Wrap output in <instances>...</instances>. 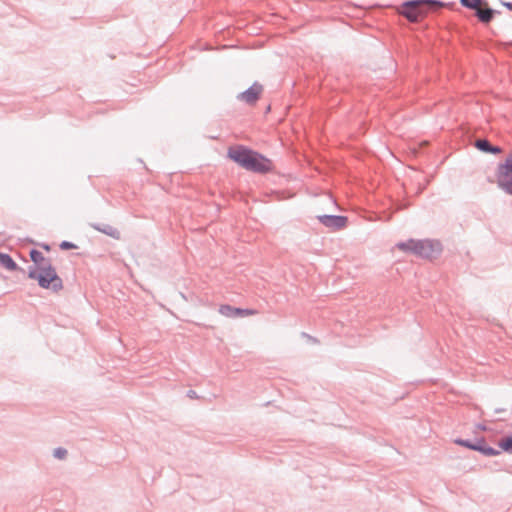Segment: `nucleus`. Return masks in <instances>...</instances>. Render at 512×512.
Wrapping results in <instances>:
<instances>
[{
  "label": "nucleus",
  "instance_id": "8",
  "mask_svg": "<svg viewBox=\"0 0 512 512\" xmlns=\"http://www.w3.org/2000/svg\"><path fill=\"white\" fill-rule=\"evenodd\" d=\"M262 91L263 86L260 83L255 82L247 90L240 93L237 98L241 101L246 102L248 105H253L258 101Z\"/></svg>",
  "mask_w": 512,
  "mask_h": 512
},
{
  "label": "nucleus",
  "instance_id": "4",
  "mask_svg": "<svg viewBox=\"0 0 512 512\" xmlns=\"http://www.w3.org/2000/svg\"><path fill=\"white\" fill-rule=\"evenodd\" d=\"M397 247L402 251H410L413 254L422 258L431 259L435 254L440 252V243L431 240H413L410 239L406 242H400Z\"/></svg>",
  "mask_w": 512,
  "mask_h": 512
},
{
  "label": "nucleus",
  "instance_id": "6",
  "mask_svg": "<svg viewBox=\"0 0 512 512\" xmlns=\"http://www.w3.org/2000/svg\"><path fill=\"white\" fill-rule=\"evenodd\" d=\"M454 443L459 446L468 448L470 450L480 452L481 454H483L485 456H496L501 453L499 450L488 446L484 437H480V438L476 437L474 440L456 438L454 440Z\"/></svg>",
  "mask_w": 512,
  "mask_h": 512
},
{
  "label": "nucleus",
  "instance_id": "22",
  "mask_svg": "<svg viewBox=\"0 0 512 512\" xmlns=\"http://www.w3.org/2000/svg\"><path fill=\"white\" fill-rule=\"evenodd\" d=\"M42 247H43L44 249H46V250H49V249H50L49 245H47V244L42 245Z\"/></svg>",
  "mask_w": 512,
  "mask_h": 512
},
{
  "label": "nucleus",
  "instance_id": "11",
  "mask_svg": "<svg viewBox=\"0 0 512 512\" xmlns=\"http://www.w3.org/2000/svg\"><path fill=\"white\" fill-rule=\"evenodd\" d=\"M475 147L481 152L489 154H499L502 152V148L500 146L491 144L490 141L485 138L477 139L475 141Z\"/></svg>",
  "mask_w": 512,
  "mask_h": 512
},
{
  "label": "nucleus",
  "instance_id": "16",
  "mask_svg": "<svg viewBox=\"0 0 512 512\" xmlns=\"http://www.w3.org/2000/svg\"><path fill=\"white\" fill-rule=\"evenodd\" d=\"M67 454V450L63 447H58L53 450V456L57 459H65Z\"/></svg>",
  "mask_w": 512,
  "mask_h": 512
},
{
  "label": "nucleus",
  "instance_id": "10",
  "mask_svg": "<svg viewBox=\"0 0 512 512\" xmlns=\"http://www.w3.org/2000/svg\"><path fill=\"white\" fill-rule=\"evenodd\" d=\"M89 226L91 228H93L94 230L98 231V232H101L115 240H120L121 238V233L120 231L113 227L112 225L110 224H106V223H90Z\"/></svg>",
  "mask_w": 512,
  "mask_h": 512
},
{
  "label": "nucleus",
  "instance_id": "15",
  "mask_svg": "<svg viewBox=\"0 0 512 512\" xmlns=\"http://www.w3.org/2000/svg\"><path fill=\"white\" fill-rule=\"evenodd\" d=\"M463 7L476 10L480 5L486 4V0H460Z\"/></svg>",
  "mask_w": 512,
  "mask_h": 512
},
{
  "label": "nucleus",
  "instance_id": "17",
  "mask_svg": "<svg viewBox=\"0 0 512 512\" xmlns=\"http://www.w3.org/2000/svg\"><path fill=\"white\" fill-rule=\"evenodd\" d=\"M60 249L62 250H70V249H76L77 246L70 242V241H62L59 245Z\"/></svg>",
  "mask_w": 512,
  "mask_h": 512
},
{
  "label": "nucleus",
  "instance_id": "23",
  "mask_svg": "<svg viewBox=\"0 0 512 512\" xmlns=\"http://www.w3.org/2000/svg\"><path fill=\"white\" fill-rule=\"evenodd\" d=\"M478 427H479V429H481V430H486V427H485L484 425H479Z\"/></svg>",
  "mask_w": 512,
  "mask_h": 512
},
{
  "label": "nucleus",
  "instance_id": "12",
  "mask_svg": "<svg viewBox=\"0 0 512 512\" xmlns=\"http://www.w3.org/2000/svg\"><path fill=\"white\" fill-rule=\"evenodd\" d=\"M0 265L6 268L9 271H21L24 272V269L20 268L17 263L13 260V258L7 254L0 252Z\"/></svg>",
  "mask_w": 512,
  "mask_h": 512
},
{
  "label": "nucleus",
  "instance_id": "14",
  "mask_svg": "<svg viewBox=\"0 0 512 512\" xmlns=\"http://www.w3.org/2000/svg\"><path fill=\"white\" fill-rule=\"evenodd\" d=\"M498 445L503 451L512 454V435L501 438Z\"/></svg>",
  "mask_w": 512,
  "mask_h": 512
},
{
  "label": "nucleus",
  "instance_id": "18",
  "mask_svg": "<svg viewBox=\"0 0 512 512\" xmlns=\"http://www.w3.org/2000/svg\"><path fill=\"white\" fill-rule=\"evenodd\" d=\"M187 396H188L189 398H191V399H196V398H198V395H197V393H196L194 390H189V391L187 392Z\"/></svg>",
  "mask_w": 512,
  "mask_h": 512
},
{
  "label": "nucleus",
  "instance_id": "9",
  "mask_svg": "<svg viewBox=\"0 0 512 512\" xmlns=\"http://www.w3.org/2000/svg\"><path fill=\"white\" fill-rule=\"evenodd\" d=\"M219 312L223 316L229 318L244 317L255 313L254 310L237 308L228 304L221 305L219 308Z\"/></svg>",
  "mask_w": 512,
  "mask_h": 512
},
{
  "label": "nucleus",
  "instance_id": "19",
  "mask_svg": "<svg viewBox=\"0 0 512 512\" xmlns=\"http://www.w3.org/2000/svg\"><path fill=\"white\" fill-rule=\"evenodd\" d=\"M503 5H504L507 9H509L510 11H512V2H505V3H503Z\"/></svg>",
  "mask_w": 512,
  "mask_h": 512
},
{
  "label": "nucleus",
  "instance_id": "7",
  "mask_svg": "<svg viewBox=\"0 0 512 512\" xmlns=\"http://www.w3.org/2000/svg\"><path fill=\"white\" fill-rule=\"evenodd\" d=\"M317 219L319 222L325 227L331 229L332 231H339L344 229L347 226L348 218L342 215H318Z\"/></svg>",
  "mask_w": 512,
  "mask_h": 512
},
{
  "label": "nucleus",
  "instance_id": "5",
  "mask_svg": "<svg viewBox=\"0 0 512 512\" xmlns=\"http://www.w3.org/2000/svg\"><path fill=\"white\" fill-rule=\"evenodd\" d=\"M498 187L505 193L512 195V151L503 163H499L496 170Z\"/></svg>",
  "mask_w": 512,
  "mask_h": 512
},
{
  "label": "nucleus",
  "instance_id": "13",
  "mask_svg": "<svg viewBox=\"0 0 512 512\" xmlns=\"http://www.w3.org/2000/svg\"><path fill=\"white\" fill-rule=\"evenodd\" d=\"M496 13H498V12L490 7H487L485 9H480V8L476 9V16H477L478 20L480 22H482L483 24L490 23Z\"/></svg>",
  "mask_w": 512,
  "mask_h": 512
},
{
  "label": "nucleus",
  "instance_id": "2",
  "mask_svg": "<svg viewBox=\"0 0 512 512\" xmlns=\"http://www.w3.org/2000/svg\"><path fill=\"white\" fill-rule=\"evenodd\" d=\"M227 156L248 171L263 174L272 170L273 164L270 159L244 145L229 147Z\"/></svg>",
  "mask_w": 512,
  "mask_h": 512
},
{
  "label": "nucleus",
  "instance_id": "20",
  "mask_svg": "<svg viewBox=\"0 0 512 512\" xmlns=\"http://www.w3.org/2000/svg\"><path fill=\"white\" fill-rule=\"evenodd\" d=\"M503 45L505 47H511L512 46V40L511 41H508V42H504Z\"/></svg>",
  "mask_w": 512,
  "mask_h": 512
},
{
  "label": "nucleus",
  "instance_id": "3",
  "mask_svg": "<svg viewBox=\"0 0 512 512\" xmlns=\"http://www.w3.org/2000/svg\"><path fill=\"white\" fill-rule=\"evenodd\" d=\"M446 4L439 0H408L402 3L398 8V14L405 17L409 22H419L429 12H435L443 8Z\"/></svg>",
  "mask_w": 512,
  "mask_h": 512
},
{
  "label": "nucleus",
  "instance_id": "21",
  "mask_svg": "<svg viewBox=\"0 0 512 512\" xmlns=\"http://www.w3.org/2000/svg\"><path fill=\"white\" fill-rule=\"evenodd\" d=\"M503 411H505V410H504V409H502V408H498V409H496V410H495V413H501V412H503Z\"/></svg>",
  "mask_w": 512,
  "mask_h": 512
},
{
  "label": "nucleus",
  "instance_id": "1",
  "mask_svg": "<svg viewBox=\"0 0 512 512\" xmlns=\"http://www.w3.org/2000/svg\"><path fill=\"white\" fill-rule=\"evenodd\" d=\"M29 256L33 265L28 267V278L36 280L43 289L58 293L63 289V281L52 265L51 260L44 257L37 249H31Z\"/></svg>",
  "mask_w": 512,
  "mask_h": 512
}]
</instances>
